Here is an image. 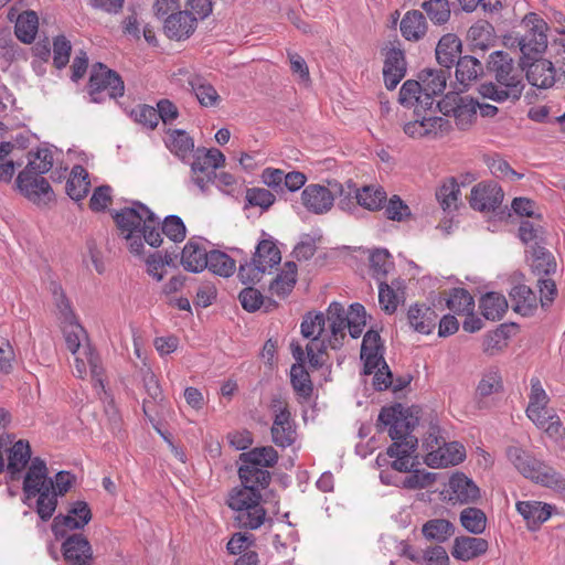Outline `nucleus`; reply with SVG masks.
I'll return each instance as SVG.
<instances>
[{"mask_svg":"<svg viewBox=\"0 0 565 565\" xmlns=\"http://www.w3.org/2000/svg\"><path fill=\"white\" fill-rule=\"evenodd\" d=\"M449 70H423L419 82L406 81L398 95V102L406 108L414 109L415 119L404 125V132L414 139L438 138L450 129L448 119L437 116L441 111L436 97L441 95L447 85Z\"/></svg>","mask_w":565,"mask_h":565,"instance_id":"obj_1","label":"nucleus"},{"mask_svg":"<svg viewBox=\"0 0 565 565\" xmlns=\"http://www.w3.org/2000/svg\"><path fill=\"white\" fill-rule=\"evenodd\" d=\"M420 408L418 406L404 407L394 404L383 407L379 414L377 426L380 430L388 428V436L393 444L387 448L386 455L395 458L392 468L399 472H409L411 456L415 452L418 439L413 430L419 423Z\"/></svg>","mask_w":565,"mask_h":565,"instance_id":"obj_2","label":"nucleus"},{"mask_svg":"<svg viewBox=\"0 0 565 565\" xmlns=\"http://www.w3.org/2000/svg\"><path fill=\"white\" fill-rule=\"evenodd\" d=\"M488 71L495 83L487 82L479 86L482 97L497 103L518 100L524 89L523 71L514 65L513 58L504 51H494L488 61Z\"/></svg>","mask_w":565,"mask_h":565,"instance_id":"obj_3","label":"nucleus"},{"mask_svg":"<svg viewBox=\"0 0 565 565\" xmlns=\"http://www.w3.org/2000/svg\"><path fill=\"white\" fill-rule=\"evenodd\" d=\"M268 487L259 486L256 482H241L227 494L226 504L234 512L233 521L236 527L245 531L258 530L267 518V511L262 504V491Z\"/></svg>","mask_w":565,"mask_h":565,"instance_id":"obj_4","label":"nucleus"},{"mask_svg":"<svg viewBox=\"0 0 565 565\" xmlns=\"http://www.w3.org/2000/svg\"><path fill=\"white\" fill-rule=\"evenodd\" d=\"M53 490V479L49 477L46 462L40 457H34L29 465L23 478L22 491L23 503L38 497L35 511L39 518L46 522L49 521L57 507V499Z\"/></svg>","mask_w":565,"mask_h":565,"instance_id":"obj_5","label":"nucleus"},{"mask_svg":"<svg viewBox=\"0 0 565 565\" xmlns=\"http://www.w3.org/2000/svg\"><path fill=\"white\" fill-rule=\"evenodd\" d=\"M328 322L330 327L329 345L332 350H338L343 344L345 329L353 339H358L366 326V311L363 305L354 302L350 305L348 311L337 301L330 303L328 308Z\"/></svg>","mask_w":565,"mask_h":565,"instance_id":"obj_6","label":"nucleus"},{"mask_svg":"<svg viewBox=\"0 0 565 565\" xmlns=\"http://www.w3.org/2000/svg\"><path fill=\"white\" fill-rule=\"evenodd\" d=\"M111 216L120 234L127 241L130 253L141 256L143 243L138 233L147 221L152 220L153 212L140 201H132L129 206L111 211Z\"/></svg>","mask_w":565,"mask_h":565,"instance_id":"obj_7","label":"nucleus"},{"mask_svg":"<svg viewBox=\"0 0 565 565\" xmlns=\"http://www.w3.org/2000/svg\"><path fill=\"white\" fill-rule=\"evenodd\" d=\"M262 235L264 238L256 245L253 257L239 264L238 278L244 285L258 282L265 273L281 262L276 241L264 231Z\"/></svg>","mask_w":565,"mask_h":565,"instance_id":"obj_8","label":"nucleus"},{"mask_svg":"<svg viewBox=\"0 0 565 565\" xmlns=\"http://www.w3.org/2000/svg\"><path fill=\"white\" fill-rule=\"evenodd\" d=\"M507 457L525 478L557 491H565V478L521 447H508Z\"/></svg>","mask_w":565,"mask_h":565,"instance_id":"obj_9","label":"nucleus"},{"mask_svg":"<svg viewBox=\"0 0 565 565\" xmlns=\"http://www.w3.org/2000/svg\"><path fill=\"white\" fill-rule=\"evenodd\" d=\"M278 452L271 446L255 447L247 452L239 455L241 466L238 478L241 482H256L259 486L268 487L271 481V473L267 468L278 462Z\"/></svg>","mask_w":565,"mask_h":565,"instance_id":"obj_10","label":"nucleus"},{"mask_svg":"<svg viewBox=\"0 0 565 565\" xmlns=\"http://www.w3.org/2000/svg\"><path fill=\"white\" fill-rule=\"evenodd\" d=\"M300 332L303 338L311 340L306 347L309 364L313 369L322 366L324 363L322 356L326 350L330 348L328 317L326 318L322 312L307 313L301 321Z\"/></svg>","mask_w":565,"mask_h":565,"instance_id":"obj_11","label":"nucleus"},{"mask_svg":"<svg viewBox=\"0 0 565 565\" xmlns=\"http://www.w3.org/2000/svg\"><path fill=\"white\" fill-rule=\"evenodd\" d=\"M521 28L524 32L518 33L515 36V42L522 53L520 61L526 62L540 57L547 47V23L536 13L530 12L523 18Z\"/></svg>","mask_w":565,"mask_h":565,"instance_id":"obj_12","label":"nucleus"},{"mask_svg":"<svg viewBox=\"0 0 565 565\" xmlns=\"http://www.w3.org/2000/svg\"><path fill=\"white\" fill-rule=\"evenodd\" d=\"M88 90L92 102L102 103L106 95L109 98L121 97L125 85L118 73L102 63H96L89 76Z\"/></svg>","mask_w":565,"mask_h":565,"instance_id":"obj_13","label":"nucleus"},{"mask_svg":"<svg viewBox=\"0 0 565 565\" xmlns=\"http://www.w3.org/2000/svg\"><path fill=\"white\" fill-rule=\"evenodd\" d=\"M92 510L86 501L72 502L65 514H57L53 519L52 532L56 539L64 537L66 533L83 530L92 520Z\"/></svg>","mask_w":565,"mask_h":565,"instance_id":"obj_14","label":"nucleus"},{"mask_svg":"<svg viewBox=\"0 0 565 565\" xmlns=\"http://www.w3.org/2000/svg\"><path fill=\"white\" fill-rule=\"evenodd\" d=\"M61 553L66 565H94L93 547L83 533H66Z\"/></svg>","mask_w":565,"mask_h":565,"instance_id":"obj_15","label":"nucleus"},{"mask_svg":"<svg viewBox=\"0 0 565 565\" xmlns=\"http://www.w3.org/2000/svg\"><path fill=\"white\" fill-rule=\"evenodd\" d=\"M520 67L525 72L527 82L537 88L547 89L556 83V68L545 58L534 57L530 61H520Z\"/></svg>","mask_w":565,"mask_h":565,"instance_id":"obj_16","label":"nucleus"},{"mask_svg":"<svg viewBox=\"0 0 565 565\" xmlns=\"http://www.w3.org/2000/svg\"><path fill=\"white\" fill-rule=\"evenodd\" d=\"M174 75L184 78L188 88L195 95L201 106L215 107L221 102L217 90L204 76L186 68H179Z\"/></svg>","mask_w":565,"mask_h":565,"instance_id":"obj_17","label":"nucleus"},{"mask_svg":"<svg viewBox=\"0 0 565 565\" xmlns=\"http://www.w3.org/2000/svg\"><path fill=\"white\" fill-rule=\"evenodd\" d=\"M22 170L17 177V184L20 191L31 201L40 203L51 201L53 198V190L46 179Z\"/></svg>","mask_w":565,"mask_h":565,"instance_id":"obj_18","label":"nucleus"},{"mask_svg":"<svg viewBox=\"0 0 565 565\" xmlns=\"http://www.w3.org/2000/svg\"><path fill=\"white\" fill-rule=\"evenodd\" d=\"M465 458L462 445L457 441L446 443L444 439L436 449L426 454L425 462L431 468H446L462 462Z\"/></svg>","mask_w":565,"mask_h":565,"instance_id":"obj_19","label":"nucleus"},{"mask_svg":"<svg viewBox=\"0 0 565 565\" xmlns=\"http://www.w3.org/2000/svg\"><path fill=\"white\" fill-rule=\"evenodd\" d=\"M290 349L294 359L297 361L290 369V382L294 391L300 396L308 398L312 393V383L303 363L306 354L298 342H291Z\"/></svg>","mask_w":565,"mask_h":565,"instance_id":"obj_20","label":"nucleus"},{"mask_svg":"<svg viewBox=\"0 0 565 565\" xmlns=\"http://www.w3.org/2000/svg\"><path fill=\"white\" fill-rule=\"evenodd\" d=\"M4 455H7V475L11 481L18 480L21 473L25 470L28 463H31L32 451L28 440L20 439L11 447H4Z\"/></svg>","mask_w":565,"mask_h":565,"instance_id":"obj_21","label":"nucleus"},{"mask_svg":"<svg viewBox=\"0 0 565 565\" xmlns=\"http://www.w3.org/2000/svg\"><path fill=\"white\" fill-rule=\"evenodd\" d=\"M301 201L309 212L313 214H324L332 209L334 195L329 188L312 183L303 189Z\"/></svg>","mask_w":565,"mask_h":565,"instance_id":"obj_22","label":"nucleus"},{"mask_svg":"<svg viewBox=\"0 0 565 565\" xmlns=\"http://www.w3.org/2000/svg\"><path fill=\"white\" fill-rule=\"evenodd\" d=\"M87 365L89 366L94 387L97 391H104V369L102 366L100 358L89 345L84 347L83 356L82 353L75 355V375L79 379H84Z\"/></svg>","mask_w":565,"mask_h":565,"instance_id":"obj_23","label":"nucleus"},{"mask_svg":"<svg viewBox=\"0 0 565 565\" xmlns=\"http://www.w3.org/2000/svg\"><path fill=\"white\" fill-rule=\"evenodd\" d=\"M449 500L454 503L470 504L480 498V489L465 473H454L448 482Z\"/></svg>","mask_w":565,"mask_h":565,"instance_id":"obj_24","label":"nucleus"},{"mask_svg":"<svg viewBox=\"0 0 565 565\" xmlns=\"http://www.w3.org/2000/svg\"><path fill=\"white\" fill-rule=\"evenodd\" d=\"M406 75V61L404 51L390 47L385 52L383 77L385 87L393 90Z\"/></svg>","mask_w":565,"mask_h":565,"instance_id":"obj_25","label":"nucleus"},{"mask_svg":"<svg viewBox=\"0 0 565 565\" xmlns=\"http://www.w3.org/2000/svg\"><path fill=\"white\" fill-rule=\"evenodd\" d=\"M196 29V18H193L189 11H178L169 14L164 19L163 31L164 34L175 41H181L190 38Z\"/></svg>","mask_w":565,"mask_h":565,"instance_id":"obj_26","label":"nucleus"},{"mask_svg":"<svg viewBox=\"0 0 565 565\" xmlns=\"http://www.w3.org/2000/svg\"><path fill=\"white\" fill-rule=\"evenodd\" d=\"M502 200V189L497 184L479 183L471 189L470 205L476 211H494Z\"/></svg>","mask_w":565,"mask_h":565,"instance_id":"obj_27","label":"nucleus"},{"mask_svg":"<svg viewBox=\"0 0 565 565\" xmlns=\"http://www.w3.org/2000/svg\"><path fill=\"white\" fill-rule=\"evenodd\" d=\"M438 320L436 310L425 303H414L407 310L409 327L422 334H430Z\"/></svg>","mask_w":565,"mask_h":565,"instance_id":"obj_28","label":"nucleus"},{"mask_svg":"<svg viewBox=\"0 0 565 565\" xmlns=\"http://www.w3.org/2000/svg\"><path fill=\"white\" fill-rule=\"evenodd\" d=\"M207 250L203 243L196 238H190L184 245L180 263L190 273H202L207 266Z\"/></svg>","mask_w":565,"mask_h":565,"instance_id":"obj_29","label":"nucleus"},{"mask_svg":"<svg viewBox=\"0 0 565 565\" xmlns=\"http://www.w3.org/2000/svg\"><path fill=\"white\" fill-rule=\"evenodd\" d=\"M489 547L487 540L475 536H459L454 541L451 555L459 561H470L483 555Z\"/></svg>","mask_w":565,"mask_h":565,"instance_id":"obj_30","label":"nucleus"},{"mask_svg":"<svg viewBox=\"0 0 565 565\" xmlns=\"http://www.w3.org/2000/svg\"><path fill=\"white\" fill-rule=\"evenodd\" d=\"M270 435L276 446L280 448L290 447L297 438L296 424L291 415L274 416Z\"/></svg>","mask_w":565,"mask_h":565,"instance_id":"obj_31","label":"nucleus"},{"mask_svg":"<svg viewBox=\"0 0 565 565\" xmlns=\"http://www.w3.org/2000/svg\"><path fill=\"white\" fill-rule=\"evenodd\" d=\"M461 41L456 34L447 33L443 35L436 47L437 62L445 68L450 70L461 57Z\"/></svg>","mask_w":565,"mask_h":565,"instance_id":"obj_32","label":"nucleus"},{"mask_svg":"<svg viewBox=\"0 0 565 565\" xmlns=\"http://www.w3.org/2000/svg\"><path fill=\"white\" fill-rule=\"evenodd\" d=\"M512 309L523 316L531 317L537 309V298L535 292L526 285L519 284L510 291Z\"/></svg>","mask_w":565,"mask_h":565,"instance_id":"obj_33","label":"nucleus"},{"mask_svg":"<svg viewBox=\"0 0 565 565\" xmlns=\"http://www.w3.org/2000/svg\"><path fill=\"white\" fill-rule=\"evenodd\" d=\"M193 157L194 159L191 163V180L202 193H205L209 186L215 182L216 172L210 167L207 160L203 159V149L198 148Z\"/></svg>","mask_w":565,"mask_h":565,"instance_id":"obj_34","label":"nucleus"},{"mask_svg":"<svg viewBox=\"0 0 565 565\" xmlns=\"http://www.w3.org/2000/svg\"><path fill=\"white\" fill-rule=\"evenodd\" d=\"M404 286L401 280H394L391 285L380 282L379 302L382 310L387 315H393L399 305L404 301Z\"/></svg>","mask_w":565,"mask_h":565,"instance_id":"obj_35","label":"nucleus"},{"mask_svg":"<svg viewBox=\"0 0 565 565\" xmlns=\"http://www.w3.org/2000/svg\"><path fill=\"white\" fill-rule=\"evenodd\" d=\"M507 298L495 291H489L480 298L479 309L482 317L487 320H500L508 310Z\"/></svg>","mask_w":565,"mask_h":565,"instance_id":"obj_36","label":"nucleus"},{"mask_svg":"<svg viewBox=\"0 0 565 565\" xmlns=\"http://www.w3.org/2000/svg\"><path fill=\"white\" fill-rule=\"evenodd\" d=\"M399 29L407 41H418L426 34V19L418 10L408 11L402 19Z\"/></svg>","mask_w":565,"mask_h":565,"instance_id":"obj_37","label":"nucleus"},{"mask_svg":"<svg viewBox=\"0 0 565 565\" xmlns=\"http://www.w3.org/2000/svg\"><path fill=\"white\" fill-rule=\"evenodd\" d=\"M516 510L530 526H535L550 519L552 505L539 501H519Z\"/></svg>","mask_w":565,"mask_h":565,"instance_id":"obj_38","label":"nucleus"},{"mask_svg":"<svg viewBox=\"0 0 565 565\" xmlns=\"http://www.w3.org/2000/svg\"><path fill=\"white\" fill-rule=\"evenodd\" d=\"M297 281V265L294 262H286L280 274L270 282L269 290L278 297L288 296Z\"/></svg>","mask_w":565,"mask_h":565,"instance_id":"obj_39","label":"nucleus"},{"mask_svg":"<svg viewBox=\"0 0 565 565\" xmlns=\"http://www.w3.org/2000/svg\"><path fill=\"white\" fill-rule=\"evenodd\" d=\"M38 30L39 18L34 11L28 10L18 15L14 33L22 43H32L36 36Z\"/></svg>","mask_w":565,"mask_h":565,"instance_id":"obj_40","label":"nucleus"},{"mask_svg":"<svg viewBox=\"0 0 565 565\" xmlns=\"http://www.w3.org/2000/svg\"><path fill=\"white\" fill-rule=\"evenodd\" d=\"M556 260L551 252L542 245H532V271L540 278L556 271Z\"/></svg>","mask_w":565,"mask_h":565,"instance_id":"obj_41","label":"nucleus"},{"mask_svg":"<svg viewBox=\"0 0 565 565\" xmlns=\"http://www.w3.org/2000/svg\"><path fill=\"white\" fill-rule=\"evenodd\" d=\"M88 173L82 166H75L66 182L65 190L67 195L74 201L84 199L89 189Z\"/></svg>","mask_w":565,"mask_h":565,"instance_id":"obj_42","label":"nucleus"},{"mask_svg":"<svg viewBox=\"0 0 565 565\" xmlns=\"http://www.w3.org/2000/svg\"><path fill=\"white\" fill-rule=\"evenodd\" d=\"M455 122L460 130H467L477 116V102L469 97H459L452 108Z\"/></svg>","mask_w":565,"mask_h":565,"instance_id":"obj_43","label":"nucleus"},{"mask_svg":"<svg viewBox=\"0 0 565 565\" xmlns=\"http://www.w3.org/2000/svg\"><path fill=\"white\" fill-rule=\"evenodd\" d=\"M455 64L456 77L458 82L463 85L476 81L483 72L482 64L475 56H461Z\"/></svg>","mask_w":565,"mask_h":565,"instance_id":"obj_44","label":"nucleus"},{"mask_svg":"<svg viewBox=\"0 0 565 565\" xmlns=\"http://www.w3.org/2000/svg\"><path fill=\"white\" fill-rule=\"evenodd\" d=\"M355 199L360 206L369 211H376L386 201V192L380 186L365 185L355 190Z\"/></svg>","mask_w":565,"mask_h":565,"instance_id":"obj_45","label":"nucleus"},{"mask_svg":"<svg viewBox=\"0 0 565 565\" xmlns=\"http://www.w3.org/2000/svg\"><path fill=\"white\" fill-rule=\"evenodd\" d=\"M207 259L206 268L217 276L230 277L236 269L235 260L224 252L212 249L207 252Z\"/></svg>","mask_w":565,"mask_h":565,"instance_id":"obj_46","label":"nucleus"},{"mask_svg":"<svg viewBox=\"0 0 565 565\" xmlns=\"http://www.w3.org/2000/svg\"><path fill=\"white\" fill-rule=\"evenodd\" d=\"M423 534L427 540L446 542L455 533L454 524L445 519H434L423 525Z\"/></svg>","mask_w":565,"mask_h":565,"instance_id":"obj_47","label":"nucleus"},{"mask_svg":"<svg viewBox=\"0 0 565 565\" xmlns=\"http://www.w3.org/2000/svg\"><path fill=\"white\" fill-rule=\"evenodd\" d=\"M449 310L456 315L472 313L475 299L465 288H452L446 301Z\"/></svg>","mask_w":565,"mask_h":565,"instance_id":"obj_48","label":"nucleus"},{"mask_svg":"<svg viewBox=\"0 0 565 565\" xmlns=\"http://www.w3.org/2000/svg\"><path fill=\"white\" fill-rule=\"evenodd\" d=\"M460 188L456 179L450 178L436 191V198L444 211H452L459 204Z\"/></svg>","mask_w":565,"mask_h":565,"instance_id":"obj_49","label":"nucleus"},{"mask_svg":"<svg viewBox=\"0 0 565 565\" xmlns=\"http://www.w3.org/2000/svg\"><path fill=\"white\" fill-rule=\"evenodd\" d=\"M461 525L471 534H481L487 527L486 513L475 507H468L460 512Z\"/></svg>","mask_w":565,"mask_h":565,"instance_id":"obj_50","label":"nucleus"},{"mask_svg":"<svg viewBox=\"0 0 565 565\" xmlns=\"http://www.w3.org/2000/svg\"><path fill=\"white\" fill-rule=\"evenodd\" d=\"M29 161L24 170L35 174H44L53 167V156L51 150L44 148L39 149L36 152H29Z\"/></svg>","mask_w":565,"mask_h":565,"instance_id":"obj_51","label":"nucleus"},{"mask_svg":"<svg viewBox=\"0 0 565 565\" xmlns=\"http://www.w3.org/2000/svg\"><path fill=\"white\" fill-rule=\"evenodd\" d=\"M169 148L171 152L184 160L194 151V141L184 130L177 129L171 134Z\"/></svg>","mask_w":565,"mask_h":565,"instance_id":"obj_52","label":"nucleus"},{"mask_svg":"<svg viewBox=\"0 0 565 565\" xmlns=\"http://www.w3.org/2000/svg\"><path fill=\"white\" fill-rule=\"evenodd\" d=\"M161 224L162 233L172 242L180 243L186 236V227L182 218L178 215H168Z\"/></svg>","mask_w":565,"mask_h":565,"instance_id":"obj_53","label":"nucleus"},{"mask_svg":"<svg viewBox=\"0 0 565 565\" xmlns=\"http://www.w3.org/2000/svg\"><path fill=\"white\" fill-rule=\"evenodd\" d=\"M370 263L373 275L379 280L386 277L393 267L392 257L385 248H377L373 250L370 255Z\"/></svg>","mask_w":565,"mask_h":565,"instance_id":"obj_54","label":"nucleus"},{"mask_svg":"<svg viewBox=\"0 0 565 565\" xmlns=\"http://www.w3.org/2000/svg\"><path fill=\"white\" fill-rule=\"evenodd\" d=\"M245 199V207L258 206L263 211H267L276 201L275 194L265 188H248Z\"/></svg>","mask_w":565,"mask_h":565,"instance_id":"obj_55","label":"nucleus"},{"mask_svg":"<svg viewBox=\"0 0 565 565\" xmlns=\"http://www.w3.org/2000/svg\"><path fill=\"white\" fill-rule=\"evenodd\" d=\"M162 231L160 226V220L159 217L153 213L152 220L147 221L138 235L141 236L142 243H147L151 247H159L163 239H162Z\"/></svg>","mask_w":565,"mask_h":565,"instance_id":"obj_56","label":"nucleus"},{"mask_svg":"<svg viewBox=\"0 0 565 565\" xmlns=\"http://www.w3.org/2000/svg\"><path fill=\"white\" fill-rule=\"evenodd\" d=\"M422 7L434 23L443 24L449 20L450 9L447 0H428Z\"/></svg>","mask_w":565,"mask_h":565,"instance_id":"obj_57","label":"nucleus"},{"mask_svg":"<svg viewBox=\"0 0 565 565\" xmlns=\"http://www.w3.org/2000/svg\"><path fill=\"white\" fill-rule=\"evenodd\" d=\"M487 164L495 178H507L512 181L521 180L523 178L522 173H518L513 170L509 162L498 154L490 157L487 160Z\"/></svg>","mask_w":565,"mask_h":565,"instance_id":"obj_58","label":"nucleus"},{"mask_svg":"<svg viewBox=\"0 0 565 565\" xmlns=\"http://www.w3.org/2000/svg\"><path fill=\"white\" fill-rule=\"evenodd\" d=\"M502 390V379L498 370L486 372L477 386V394L481 397L490 396Z\"/></svg>","mask_w":565,"mask_h":565,"instance_id":"obj_59","label":"nucleus"},{"mask_svg":"<svg viewBox=\"0 0 565 565\" xmlns=\"http://www.w3.org/2000/svg\"><path fill=\"white\" fill-rule=\"evenodd\" d=\"M86 335L84 328L77 322L68 321L64 329L65 343L73 355L81 353L82 339Z\"/></svg>","mask_w":565,"mask_h":565,"instance_id":"obj_60","label":"nucleus"},{"mask_svg":"<svg viewBox=\"0 0 565 565\" xmlns=\"http://www.w3.org/2000/svg\"><path fill=\"white\" fill-rule=\"evenodd\" d=\"M72 45L64 36L58 35L53 41V63L56 68H64L70 62Z\"/></svg>","mask_w":565,"mask_h":565,"instance_id":"obj_61","label":"nucleus"},{"mask_svg":"<svg viewBox=\"0 0 565 565\" xmlns=\"http://www.w3.org/2000/svg\"><path fill=\"white\" fill-rule=\"evenodd\" d=\"M130 116L148 129H154L159 122L157 109L149 105H138L131 110Z\"/></svg>","mask_w":565,"mask_h":565,"instance_id":"obj_62","label":"nucleus"},{"mask_svg":"<svg viewBox=\"0 0 565 565\" xmlns=\"http://www.w3.org/2000/svg\"><path fill=\"white\" fill-rule=\"evenodd\" d=\"M238 299L242 307L248 312L257 311L264 303V297L262 292L252 286L244 288L239 292Z\"/></svg>","mask_w":565,"mask_h":565,"instance_id":"obj_63","label":"nucleus"},{"mask_svg":"<svg viewBox=\"0 0 565 565\" xmlns=\"http://www.w3.org/2000/svg\"><path fill=\"white\" fill-rule=\"evenodd\" d=\"M385 214L387 218L401 222L411 215V210L399 196L393 195L386 205Z\"/></svg>","mask_w":565,"mask_h":565,"instance_id":"obj_64","label":"nucleus"}]
</instances>
